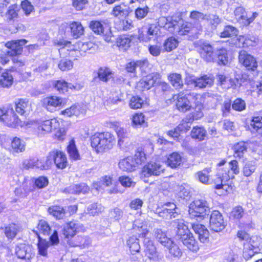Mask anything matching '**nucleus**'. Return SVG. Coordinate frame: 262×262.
<instances>
[{
	"label": "nucleus",
	"instance_id": "f257e3e1",
	"mask_svg": "<svg viewBox=\"0 0 262 262\" xmlns=\"http://www.w3.org/2000/svg\"><path fill=\"white\" fill-rule=\"evenodd\" d=\"M200 53L201 57L207 62H217L225 65L228 61L226 49H221L215 52L212 46L208 43L201 46Z\"/></svg>",
	"mask_w": 262,
	"mask_h": 262
},
{
	"label": "nucleus",
	"instance_id": "f03ea898",
	"mask_svg": "<svg viewBox=\"0 0 262 262\" xmlns=\"http://www.w3.org/2000/svg\"><path fill=\"white\" fill-rule=\"evenodd\" d=\"M115 143V137L110 132L96 133L91 137V146L98 153L111 149Z\"/></svg>",
	"mask_w": 262,
	"mask_h": 262
},
{
	"label": "nucleus",
	"instance_id": "7ed1b4c3",
	"mask_svg": "<svg viewBox=\"0 0 262 262\" xmlns=\"http://www.w3.org/2000/svg\"><path fill=\"white\" fill-rule=\"evenodd\" d=\"M0 120L3 121L8 127L16 128L22 127L25 123L19 119L14 113L11 106L0 108Z\"/></svg>",
	"mask_w": 262,
	"mask_h": 262
},
{
	"label": "nucleus",
	"instance_id": "20e7f679",
	"mask_svg": "<svg viewBox=\"0 0 262 262\" xmlns=\"http://www.w3.org/2000/svg\"><path fill=\"white\" fill-rule=\"evenodd\" d=\"M209 211L208 203L204 199H195L190 205L189 213L191 217L205 216Z\"/></svg>",
	"mask_w": 262,
	"mask_h": 262
},
{
	"label": "nucleus",
	"instance_id": "39448f33",
	"mask_svg": "<svg viewBox=\"0 0 262 262\" xmlns=\"http://www.w3.org/2000/svg\"><path fill=\"white\" fill-rule=\"evenodd\" d=\"M235 18L243 26H248L258 16L257 12H253L252 15L248 14L245 9L242 6L237 7L234 11Z\"/></svg>",
	"mask_w": 262,
	"mask_h": 262
},
{
	"label": "nucleus",
	"instance_id": "423d86ee",
	"mask_svg": "<svg viewBox=\"0 0 262 262\" xmlns=\"http://www.w3.org/2000/svg\"><path fill=\"white\" fill-rule=\"evenodd\" d=\"M164 170V168L160 161H150L143 167L141 176L148 178L151 176H159Z\"/></svg>",
	"mask_w": 262,
	"mask_h": 262
},
{
	"label": "nucleus",
	"instance_id": "0eeeda50",
	"mask_svg": "<svg viewBox=\"0 0 262 262\" xmlns=\"http://www.w3.org/2000/svg\"><path fill=\"white\" fill-rule=\"evenodd\" d=\"M89 27L95 33L103 35L106 41H111L112 33L108 26L106 25L104 26L99 21L92 20L90 21Z\"/></svg>",
	"mask_w": 262,
	"mask_h": 262
},
{
	"label": "nucleus",
	"instance_id": "6e6552de",
	"mask_svg": "<svg viewBox=\"0 0 262 262\" xmlns=\"http://www.w3.org/2000/svg\"><path fill=\"white\" fill-rule=\"evenodd\" d=\"M225 226V223L222 214L217 210L212 211L209 222L210 230L218 232L222 231Z\"/></svg>",
	"mask_w": 262,
	"mask_h": 262
},
{
	"label": "nucleus",
	"instance_id": "1a4fd4ad",
	"mask_svg": "<svg viewBox=\"0 0 262 262\" xmlns=\"http://www.w3.org/2000/svg\"><path fill=\"white\" fill-rule=\"evenodd\" d=\"M213 83V79L210 75H204L198 77L191 78L187 81V84L199 89L211 86Z\"/></svg>",
	"mask_w": 262,
	"mask_h": 262
},
{
	"label": "nucleus",
	"instance_id": "9d476101",
	"mask_svg": "<svg viewBox=\"0 0 262 262\" xmlns=\"http://www.w3.org/2000/svg\"><path fill=\"white\" fill-rule=\"evenodd\" d=\"M238 59L239 62L245 67L248 70L255 71L257 67V63L255 59L244 50L239 52Z\"/></svg>",
	"mask_w": 262,
	"mask_h": 262
},
{
	"label": "nucleus",
	"instance_id": "9b49d317",
	"mask_svg": "<svg viewBox=\"0 0 262 262\" xmlns=\"http://www.w3.org/2000/svg\"><path fill=\"white\" fill-rule=\"evenodd\" d=\"M49 158L54 161L56 167L59 169H64L67 166L68 162L66 155L61 151L53 150L49 152Z\"/></svg>",
	"mask_w": 262,
	"mask_h": 262
},
{
	"label": "nucleus",
	"instance_id": "f8f14e48",
	"mask_svg": "<svg viewBox=\"0 0 262 262\" xmlns=\"http://www.w3.org/2000/svg\"><path fill=\"white\" fill-rule=\"evenodd\" d=\"M25 39L13 40L6 43V47L9 49L7 53L10 56H14L20 55L23 50V46L27 43Z\"/></svg>",
	"mask_w": 262,
	"mask_h": 262
},
{
	"label": "nucleus",
	"instance_id": "ddd939ff",
	"mask_svg": "<svg viewBox=\"0 0 262 262\" xmlns=\"http://www.w3.org/2000/svg\"><path fill=\"white\" fill-rule=\"evenodd\" d=\"M81 224L76 222H70L66 224L63 229V234L68 240L73 238L77 232L82 229Z\"/></svg>",
	"mask_w": 262,
	"mask_h": 262
},
{
	"label": "nucleus",
	"instance_id": "4468645a",
	"mask_svg": "<svg viewBox=\"0 0 262 262\" xmlns=\"http://www.w3.org/2000/svg\"><path fill=\"white\" fill-rule=\"evenodd\" d=\"M173 226H176V236L178 239L182 242L185 238H187L188 236L191 233L187 226L185 225L184 222L183 220H177L173 222Z\"/></svg>",
	"mask_w": 262,
	"mask_h": 262
},
{
	"label": "nucleus",
	"instance_id": "2eb2a0df",
	"mask_svg": "<svg viewBox=\"0 0 262 262\" xmlns=\"http://www.w3.org/2000/svg\"><path fill=\"white\" fill-rule=\"evenodd\" d=\"M192 228L194 232L198 234L200 241L203 243H207L209 241V233L207 228L203 225L192 224Z\"/></svg>",
	"mask_w": 262,
	"mask_h": 262
},
{
	"label": "nucleus",
	"instance_id": "dca6fc26",
	"mask_svg": "<svg viewBox=\"0 0 262 262\" xmlns=\"http://www.w3.org/2000/svg\"><path fill=\"white\" fill-rule=\"evenodd\" d=\"M227 172H229V170L228 169L227 170H224L223 169H219V172L217 174V178L215 179V183L216 185L215 186V188L217 189H223L227 190V188L229 187L226 184H223V182L226 181L227 180L229 179L230 177L229 174L227 173Z\"/></svg>",
	"mask_w": 262,
	"mask_h": 262
},
{
	"label": "nucleus",
	"instance_id": "f3484780",
	"mask_svg": "<svg viewBox=\"0 0 262 262\" xmlns=\"http://www.w3.org/2000/svg\"><path fill=\"white\" fill-rule=\"evenodd\" d=\"M159 31V27L155 24H151L148 28L143 27L139 29V39L142 40H148L149 39H146L145 35L157 36Z\"/></svg>",
	"mask_w": 262,
	"mask_h": 262
},
{
	"label": "nucleus",
	"instance_id": "a211bd4d",
	"mask_svg": "<svg viewBox=\"0 0 262 262\" xmlns=\"http://www.w3.org/2000/svg\"><path fill=\"white\" fill-rule=\"evenodd\" d=\"M144 238L143 243L146 255L150 259H158V258L156 248L153 242L146 236Z\"/></svg>",
	"mask_w": 262,
	"mask_h": 262
},
{
	"label": "nucleus",
	"instance_id": "6ab92c4d",
	"mask_svg": "<svg viewBox=\"0 0 262 262\" xmlns=\"http://www.w3.org/2000/svg\"><path fill=\"white\" fill-rule=\"evenodd\" d=\"M26 149V143L20 138L15 137L11 139L10 151L13 155L24 152Z\"/></svg>",
	"mask_w": 262,
	"mask_h": 262
},
{
	"label": "nucleus",
	"instance_id": "aec40b11",
	"mask_svg": "<svg viewBox=\"0 0 262 262\" xmlns=\"http://www.w3.org/2000/svg\"><path fill=\"white\" fill-rule=\"evenodd\" d=\"M31 247L24 243L17 245L15 248V254L20 259H29L31 256Z\"/></svg>",
	"mask_w": 262,
	"mask_h": 262
},
{
	"label": "nucleus",
	"instance_id": "412c9836",
	"mask_svg": "<svg viewBox=\"0 0 262 262\" xmlns=\"http://www.w3.org/2000/svg\"><path fill=\"white\" fill-rule=\"evenodd\" d=\"M131 11L129 6L121 3L113 8L111 14L116 17H126Z\"/></svg>",
	"mask_w": 262,
	"mask_h": 262
},
{
	"label": "nucleus",
	"instance_id": "4be33fe9",
	"mask_svg": "<svg viewBox=\"0 0 262 262\" xmlns=\"http://www.w3.org/2000/svg\"><path fill=\"white\" fill-rule=\"evenodd\" d=\"M69 246L71 247H80L84 248L91 244V240L86 236L78 235L67 241Z\"/></svg>",
	"mask_w": 262,
	"mask_h": 262
},
{
	"label": "nucleus",
	"instance_id": "5701e85b",
	"mask_svg": "<svg viewBox=\"0 0 262 262\" xmlns=\"http://www.w3.org/2000/svg\"><path fill=\"white\" fill-rule=\"evenodd\" d=\"M133 233L138 235L139 237H145L148 233L146 226L141 219L136 220L133 224Z\"/></svg>",
	"mask_w": 262,
	"mask_h": 262
},
{
	"label": "nucleus",
	"instance_id": "b1692460",
	"mask_svg": "<svg viewBox=\"0 0 262 262\" xmlns=\"http://www.w3.org/2000/svg\"><path fill=\"white\" fill-rule=\"evenodd\" d=\"M169 209L166 207L162 206L161 211H159L158 214L160 216L166 219L174 218L178 215L176 211L177 207L174 203H169Z\"/></svg>",
	"mask_w": 262,
	"mask_h": 262
},
{
	"label": "nucleus",
	"instance_id": "393cba45",
	"mask_svg": "<svg viewBox=\"0 0 262 262\" xmlns=\"http://www.w3.org/2000/svg\"><path fill=\"white\" fill-rule=\"evenodd\" d=\"M62 103V99L56 96L47 97L43 101V106L50 112H52L55 108L60 105Z\"/></svg>",
	"mask_w": 262,
	"mask_h": 262
},
{
	"label": "nucleus",
	"instance_id": "a878e982",
	"mask_svg": "<svg viewBox=\"0 0 262 262\" xmlns=\"http://www.w3.org/2000/svg\"><path fill=\"white\" fill-rule=\"evenodd\" d=\"M59 123L56 119L47 120L41 122L39 125L38 130H41L47 133L50 132L52 129H56L59 127Z\"/></svg>",
	"mask_w": 262,
	"mask_h": 262
},
{
	"label": "nucleus",
	"instance_id": "bb28decb",
	"mask_svg": "<svg viewBox=\"0 0 262 262\" xmlns=\"http://www.w3.org/2000/svg\"><path fill=\"white\" fill-rule=\"evenodd\" d=\"M54 45L58 47V50L59 53L62 52L64 50H67V51H70L69 54L70 55H72L73 52H76L75 51L73 46L71 45V42L70 41H68L65 40L63 39H56L53 41Z\"/></svg>",
	"mask_w": 262,
	"mask_h": 262
},
{
	"label": "nucleus",
	"instance_id": "cd10ccee",
	"mask_svg": "<svg viewBox=\"0 0 262 262\" xmlns=\"http://www.w3.org/2000/svg\"><path fill=\"white\" fill-rule=\"evenodd\" d=\"M131 120L133 126L145 127L148 125L147 118L143 113H135L132 116Z\"/></svg>",
	"mask_w": 262,
	"mask_h": 262
},
{
	"label": "nucleus",
	"instance_id": "c85d7f7f",
	"mask_svg": "<svg viewBox=\"0 0 262 262\" xmlns=\"http://www.w3.org/2000/svg\"><path fill=\"white\" fill-rule=\"evenodd\" d=\"M137 165L132 157H127L119 163V168L124 171L130 172L135 169Z\"/></svg>",
	"mask_w": 262,
	"mask_h": 262
},
{
	"label": "nucleus",
	"instance_id": "c756f323",
	"mask_svg": "<svg viewBox=\"0 0 262 262\" xmlns=\"http://www.w3.org/2000/svg\"><path fill=\"white\" fill-rule=\"evenodd\" d=\"M157 80V76L156 74L152 73L147 75L144 77L140 82L139 85L144 90H149L155 84Z\"/></svg>",
	"mask_w": 262,
	"mask_h": 262
},
{
	"label": "nucleus",
	"instance_id": "7c9ffc66",
	"mask_svg": "<svg viewBox=\"0 0 262 262\" xmlns=\"http://www.w3.org/2000/svg\"><path fill=\"white\" fill-rule=\"evenodd\" d=\"M168 250L169 253L171 257L180 258L182 252L179 247L175 244L171 239L164 246Z\"/></svg>",
	"mask_w": 262,
	"mask_h": 262
},
{
	"label": "nucleus",
	"instance_id": "2f4dec72",
	"mask_svg": "<svg viewBox=\"0 0 262 262\" xmlns=\"http://www.w3.org/2000/svg\"><path fill=\"white\" fill-rule=\"evenodd\" d=\"M190 135L192 139L201 141L205 139L207 134L204 127L196 126L192 128Z\"/></svg>",
	"mask_w": 262,
	"mask_h": 262
},
{
	"label": "nucleus",
	"instance_id": "473e14b6",
	"mask_svg": "<svg viewBox=\"0 0 262 262\" xmlns=\"http://www.w3.org/2000/svg\"><path fill=\"white\" fill-rule=\"evenodd\" d=\"M177 107L178 109L182 112H185L191 107L190 102L185 96L179 94L177 96Z\"/></svg>",
	"mask_w": 262,
	"mask_h": 262
},
{
	"label": "nucleus",
	"instance_id": "72a5a7b5",
	"mask_svg": "<svg viewBox=\"0 0 262 262\" xmlns=\"http://www.w3.org/2000/svg\"><path fill=\"white\" fill-rule=\"evenodd\" d=\"M76 47L78 50V53L81 56H84V54L88 51H90V53L93 52L96 47V45L92 42H83L82 41L78 42L76 43Z\"/></svg>",
	"mask_w": 262,
	"mask_h": 262
},
{
	"label": "nucleus",
	"instance_id": "f704fd0d",
	"mask_svg": "<svg viewBox=\"0 0 262 262\" xmlns=\"http://www.w3.org/2000/svg\"><path fill=\"white\" fill-rule=\"evenodd\" d=\"M54 88L60 93H64L68 91V89H77V85H74L71 83H68L63 80L55 81L53 83Z\"/></svg>",
	"mask_w": 262,
	"mask_h": 262
},
{
	"label": "nucleus",
	"instance_id": "c9c22d12",
	"mask_svg": "<svg viewBox=\"0 0 262 262\" xmlns=\"http://www.w3.org/2000/svg\"><path fill=\"white\" fill-rule=\"evenodd\" d=\"M182 242L185 246L193 252H196L199 250L198 243L195 239L192 233L187 238L184 239Z\"/></svg>",
	"mask_w": 262,
	"mask_h": 262
},
{
	"label": "nucleus",
	"instance_id": "e433bc0d",
	"mask_svg": "<svg viewBox=\"0 0 262 262\" xmlns=\"http://www.w3.org/2000/svg\"><path fill=\"white\" fill-rule=\"evenodd\" d=\"M97 76L100 80L106 82L113 76L112 70L107 67H101L97 72Z\"/></svg>",
	"mask_w": 262,
	"mask_h": 262
},
{
	"label": "nucleus",
	"instance_id": "4c0bfd02",
	"mask_svg": "<svg viewBox=\"0 0 262 262\" xmlns=\"http://www.w3.org/2000/svg\"><path fill=\"white\" fill-rule=\"evenodd\" d=\"M152 234L158 242L163 246L166 244L168 242L171 240L167 236L166 233L161 229L155 228L153 230Z\"/></svg>",
	"mask_w": 262,
	"mask_h": 262
},
{
	"label": "nucleus",
	"instance_id": "58836bf2",
	"mask_svg": "<svg viewBox=\"0 0 262 262\" xmlns=\"http://www.w3.org/2000/svg\"><path fill=\"white\" fill-rule=\"evenodd\" d=\"M249 145L248 142H239L234 145V156L236 158L243 157L244 154L247 152Z\"/></svg>",
	"mask_w": 262,
	"mask_h": 262
},
{
	"label": "nucleus",
	"instance_id": "ea45409f",
	"mask_svg": "<svg viewBox=\"0 0 262 262\" xmlns=\"http://www.w3.org/2000/svg\"><path fill=\"white\" fill-rule=\"evenodd\" d=\"M168 80L171 84L176 90H180L182 88L183 83L182 79V76L180 74L176 73L170 74L168 76Z\"/></svg>",
	"mask_w": 262,
	"mask_h": 262
},
{
	"label": "nucleus",
	"instance_id": "a19ab883",
	"mask_svg": "<svg viewBox=\"0 0 262 262\" xmlns=\"http://www.w3.org/2000/svg\"><path fill=\"white\" fill-rule=\"evenodd\" d=\"M182 162L181 156L177 152H173L169 155L168 158L167 163L169 166L173 168H176L180 166Z\"/></svg>",
	"mask_w": 262,
	"mask_h": 262
},
{
	"label": "nucleus",
	"instance_id": "79ce46f5",
	"mask_svg": "<svg viewBox=\"0 0 262 262\" xmlns=\"http://www.w3.org/2000/svg\"><path fill=\"white\" fill-rule=\"evenodd\" d=\"M48 211L50 215L57 219H62L64 215V210L59 205H52L48 208Z\"/></svg>",
	"mask_w": 262,
	"mask_h": 262
},
{
	"label": "nucleus",
	"instance_id": "37998d69",
	"mask_svg": "<svg viewBox=\"0 0 262 262\" xmlns=\"http://www.w3.org/2000/svg\"><path fill=\"white\" fill-rule=\"evenodd\" d=\"M127 245L129 247L130 252L138 253L140 252V246L139 239L134 235L129 237L127 241Z\"/></svg>",
	"mask_w": 262,
	"mask_h": 262
},
{
	"label": "nucleus",
	"instance_id": "c03bdc74",
	"mask_svg": "<svg viewBox=\"0 0 262 262\" xmlns=\"http://www.w3.org/2000/svg\"><path fill=\"white\" fill-rule=\"evenodd\" d=\"M13 83V78L12 75L8 72H5L2 74L0 79V84L3 88H8Z\"/></svg>",
	"mask_w": 262,
	"mask_h": 262
},
{
	"label": "nucleus",
	"instance_id": "a18cd8bd",
	"mask_svg": "<svg viewBox=\"0 0 262 262\" xmlns=\"http://www.w3.org/2000/svg\"><path fill=\"white\" fill-rule=\"evenodd\" d=\"M67 151L71 159L75 161L80 159V155L73 140L70 142L67 147Z\"/></svg>",
	"mask_w": 262,
	"mask_h": 262
},
{
	"label": "nucleus",
	"instance_id": "49530a36",
	"mask_svg": "<svg viewBox=\"0 0 262 262\" xmlns=\"http://www.w3.org/2000/svg\"><path fill=\"white\" fill-rule=\"evenodd\" d=\"M70 28L75 38H78L83 34L84 28L80 23L74 21L71 24Z\"/></svg>",
	"mask_w": 262,
	"mask_h": 262
},
{
	"label": "nucleus",
	"instance_id": "de8ad7c7",
	"mask_svg": "<svg viewBox=\"0 0 262 262\" xmlns=\"http://www.w3.org/2000/svg\"><path fill=\"white\" fill-rule=\"evenodd\" d=\"M178 44L179 41L176 38L170 37L165 40L163 43L164 50L166 52H170L176 49Z\"/></svg>",
	"mask_w": 262,
	"mask_h": 262
},
{
	"label": "nucleus",
	"instance_id": "09e8293b",
	"mask_svg": "<svg viewBox=\"0 0 262 262\" xmlns=\"http://www.w3.org/2000/svg\"><path fill=\"white\" fill-rule=\"evenodd\" d=\"M52 165V159L49 158V156L46 159H41L35 160V168L40 170H47L50 168Z\"/></svg>",
	"mask_w": 262,
	"mask_h": 262
},
{
	"label": "nucleus",
	"instance_id": "8fccbe9b",
	"mask_svg": "<svg viewBox=\"0 0 262 262\" xmlns=\"http://www.w3.org/2000/svg\"><path fill=\"white\" fill-rule=\"evenodd\" d=\"M133 160L137 166L145 162L146 156L142 147L137 149Z\"/></svg>",
	"mask_w": 262,
	"mask_h": 262
},
{
	"label": "nucleus",
	"instance_id": "3c124183",
	"mask_svg": "<svg viewBox=\"0 0 262 262\" xmlns=\"http://www.w3.org/2000/svg\"><path fill=\"white\" fill-rule=\"evenodd\" d=\"M211 172L210 168L204 169L203 170L199 171L196 174V178L202 183L208 184L210 177V172Z\"/></svg>",
	"mask_w": 262,
	"mask_h": 262
},
{
	"label": "nucleus",
	"instance_id": "603ef678",
	"mask_svg": "<svg viewBox=\"0 0 262 262\" xmlns=\"http://www.w3.org/2000/svg\"><path fill=\"white\" fill-rule=\"evenodd\" d=\"M19 230L18 226L15 224H12L6 227L5 233L8 238L12 239L16 236Z\"/></svg>",
	"mask_w": 262,
	"mask_h": 262
},
{
	"label": "nucleus",
	"instance_id": "864d4df0",
	"mask_svg": "<svg viewBox=\"0 0 262 262\" xmlns=\"http://www.w3.org/2000/svg\"><path fill=\"white\" fill-rule=\"evenodd\" d=\"M16 112L21 115H24L26 112V110L29 105L28 101L25 99H20L15 102Z\"/></svg>",
	"mask_w": 262,
	"mask_h": 262
},
{
	"label": "nucleus",
	"instance_id": "5fc2aeb1",
	"mask_svg": "<svg viewBox=\"0 0 262 262\" xmlns=\"http://www.w3.org/2000/svg\"><path fill=\"white\" fill-rule=\"evenodd\" d=\"M38 249L39 253L42 256H46L47 254V249L51 244L49 242L41 238L39 235H38Z\"/></svg>",
	"mask_w": 262,
	"mask_h": 262
},
{
	"label": "nucleus",
	"instance_id": "6e6d98bb",
	"mask_svg": "<svg viewBox=\"0 0 262 262\" xmlns=\"http://www.w3.org/2000/svg\"><path fill=\"white\" fill-rule=\"evenodd\" d=\"M238 34L237 29L232 26H226L224 30L221 33V37H230L232 36H237Z\"/></svg>",
	"mask_w": 262,
	"mask_h": 262
},
{
	"label": "nucleus",
	"instance_id": "4d7b16f0",
	"mask_svg": "<svg viewBox=\"0 0 262 262\" xmlns=\"http://www.w3.org/2000/svg\"><path fill=\"white\" fill-rule=\"evenodd\" d=\"M256 168V166L255 162L248 161L245 164L243 167V173L245 176L249 177L255 171Z\"/></svg>",
	"mask_w": 262,
	"mask_h": 262
},
{
	"label": "nucleus",
	"instance_id": "13d9d810",
	"mask_svg": "<svg viewBox=\"0 0 262 262\" xmlns=\"http://www.w3.org/2000/svg\"><path fill=\"white\" fill-rule=\"evenodd\" d=\"M251 126L253 128L252 132H253L255 130L258 134H262V117H254L251 123Z\"/></svg>",
	"mask_w": 262,
	"mask_h": 262
},
{
	"label": "nucleus",
	"instance_id": "bf43d9fd",
	"mask_svg": "<svg viewBox=\"0 0 262 262\" xmlns=\"http://www.w3.org/2000/svg\"><path fill=\"white\" fill-rule=\"evenodd\" d=\"M37 229L39 232L43 235H49L51 230L49 223L43 220L39 221Z\"/></svg>",
	"mask_w": 262,
	"mask_h": 262
},
{
	"label": "nucleus",
	"instance_id": "052dcab7",
	"mask_svg": "<svg viewBox=\"0 0 262 262\" xmlns=\"http://www.w3.org/2000/svg\"><path fill=\"white\" fill-rule=\"evenodd\" d=\"M192 122L191 117L185 118L182 120L181 123L177 127V129L179 130L181 133L186 132L190 128L191 123Z\"/></svg>",
	"mask_w": 262,
	"mask_h": 262
},
{
	"label": "nucleus",
	"instance_id": "680f3d73",
	"mask_svg": "<svg viewBox=\"0 0 262 262\" xmlns=\"http://www.w3.org/2000/svg\"><path fill=\"white\" fill-rule=\"evenodd\" d=\"M260 239L257 236H252L250 238L249 242L245 245L249 248L253 249L255 252L260 251Z\"/></svg>",
	"mask_w": 262,
	"mask_h": 262
},
{
	"label": "nucleus",
	"instance_id": "e2e57ef3",
	"mask_svg": "<svg viewBox=\"0 0 262 262\" xmlns=\"http://www.w3.org/2000/svg\"><path fill=\"white\" fill-rule=\"evenodd\" d=\"M80 114V107L77 105H73L70 107L67 108L62 111V114L70 117L72 115L78 116Z\"/></svg>",
	"mask_w": 262,
	"mask_h": 262
},
{
	"label": "nucleus",
	"instance_id": "0e129e2a",
	"mask_svg": "<svg viewBox=\"0 0 262 262\" xmlns=\"http://www.w3.org/2000/svg\"><path fill=\"white\" fill-rule=\"evenodd\" d=\"M130 39L125 35L119 36L117 40V46L120 48H124L125 50L129 47Z\"/></svg>",
	"mask_w": 262,
	"mask_h": 262
},
{
	"label": "nucleus",
	"instance_id": "69168bd1",
	"mask_svg": "<svg viewBox=\"0 0 262 262\" xmlns=\"http://www.w3.org/2000/svg\"><path fill=\"white\" fill-rule=\"evenodd\" d=\"M169 18H170V20L167 21L165 29L169 32L174 33L178 27V21L176 19H174L173 17H169Z\"/></svg>",
	"mask_w": 262,
	"mask_h": 262
},
{
	"label": "nucleus",
	"instance_id": "338daca9",
	"mask_svg": "<svg viewBox=\"0 0 262 262\" xmlns=\"http://www.w3.org/2000/svg\"><path fill=\"white\" fill-rule=\"evenodd\" d=\"M116 132L119 138L118 144L121 146L124 142V139L127 138L128 134L126 130L119 126L116 127Z\"/></svg>",
	"mask_w": 262,
	"mask_h": 262
},
{
	"label": "nucleus",
	"instance_id": "774afa93",
	"mask_svg": "<svg viewBox=\"0 0 262 262\" xmlns=\"http://www.w3.org/2000/svg\"><path fill=\"white\" fill-rule=\"evenodd\" d=\"M143 103V100L140 97H133L129 101V106L132 109H138L141 108Z\"/></svg>",
	"mask_w": 262,
	"mask_h": 262
}]
</instances>
